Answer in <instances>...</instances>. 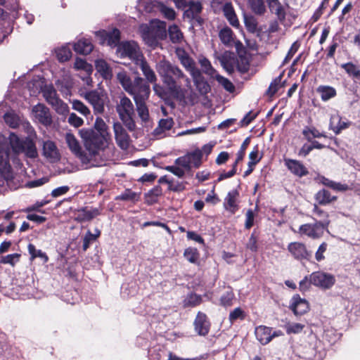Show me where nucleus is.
I'll return each instance as SVG.
<instances>
[{
    "label": "nucleus",
    "instance_id": "obj_1",
    "mask_svg": "<svg viewBox=\"0 0 360 360\" xmlns=\"http://www.w3.org/2000/svg\"><path fill=\"white\" fill-rule=\"evenodd\" d=\"M155 69L162 79L163 84L173 95L178 96L181 92V86L178 81L184 79L185 86L191 88V82L182 70L165 59L160 60L155 65Z\"/></svg>",
    "mask_w": 360,
    "mask_h": 360
},
{
    "label": "nucleus",
    "instance_id": "obj_2",
    "mask_svg": "<svg viewBox=\"0 0 360 360\" xmlns=\"http://www.w3.org/2000/svg\"><path fill=\"white\" fill-rule=\"evenodd\" d=\"M166 27L165 22L155 20L151 21L149 25H141L139 30L146 44L152 48H155L158 45V40L166 38Z\"/></svg>",
    "mask_w": 360,
    "mask_h": 360
},
{
    "label": "nucleus",
    "instance_id": "obj_3",
    "mask_svg": "<svg viewBox=\"0 0 360 360\" xmlns=\"http://www.w3.org/2000/svg\"><path fill=\"white\" fill-rule=\"evenodd\" d=\"M116 111L126 128L130 131H134L136 125L134 120V107L131 100L124 95L120 96L116 105Z\"/></svg>",
    "mask_w": 360,
    "mask_h": 360
},
{
    "label": "nucleus",
    "instance_id": "obj_4",
    "mask_svg": "<svg viewBox=\"0 0 360 360\" xmlns=\"http://www.w3.org/2000/svg\"><path fill=\"white\" fill-rule=\"evenodd\" d=\"M80 133L84 141L86 149L93 155H96L99 150L107 148L112 141L99 135L92 129H82Z\"/></svg>",
    "mask_w": 360,
    "mask_h": 360
},
{
    "label": "nucleus",
    "instance_id": "obj_5",
    "mask_svg": "<svg viewBox=\"0 0 360 360\" xmlns=\"http://www.w3.org/2000/svg\"><path fill=\"white\" fill-rule=\"evenodd\" d=\"M11 146L15 153H25V155L31 158L37 156V150L35 143L29 138L20 139L13 133L9 136Z\"/></svg>",
    "mask_w": 360,
    "mask_h": 360
},
{
    "label": "nucleus",
    "instance_id": "obj_6",
    "mask_svg": "<svg viewBox=\"0 0 360 360\" xmlns=\"http://www.w3.org/2000/svg\"><path fill=\"white\" fill-rule=\"evenodd\" d=\"M329 224V219L316 221L314 224H305L300 226L298 233L301 236L318 239L323 236L324 230L328 228Z\"/></svg>",
    "mask_w": 360,
    "mask_h": 360
},
{
    "label": "nucleus",
    "instance_id": "obj_7",
    "mask_svg": "<svg viewBox=\"0 0 360 360\" xmlns=\"http://www.w3.org/2000/svg\"><path fill=\"white\" fill-rule=\"evenodd\" d=\"M118 51L123 57H128L136 65L144 58L138 44L135 41H126L120 44Z\"/></svg>",
    "mask_w": 360,
    "mask_h": 360
},
{
    "label": "nucleus",
    "instance_id": "obj_8",
    "mask_svg": "<svg viewBox=\"0 0 360 360\" xmlns=\"http://www.w3.org/2000/svg\"><path fill=\"white\" fill-rule=\"evenodd\" d=\"M150 92L149 84L144 82L143 78L136 77L133 81L131 91H129L128 94L133 96L134 101H141L148 98Z\"/></svg>",
    "mask_w": 360,
    "mask_h": 360
},
{
    "label": "nucleus",
    "instance_id": "obj_9",
    "mask_svg": "<svg viewBox=\"0 0 360 360\" xmlns=\"http://www.w3.org/2000/svg\"><path fill=\"white\" fill-rule=\"evenodd\" d=\"M311 283L322 289L330 288L335 282V276L323 271L314 272L310 275Z\"/></svg>",
    "mask_w": 360,
    "mask_h": 360
},
{
    "label": "nucleus",
    "instance_id": "obj_10",
    "mask_svg": "<svg viewBox=\"0 0 360 360\" xmlns=\"http://www.w3.org/2000/svg\"><path fill=\"white\" fill-rule=\"evenodd\" d=\"M255 335L257 340L264 345L270 342L274 338L281 336L283 333L281 330H273L271 328L266 326H259L255 328Z\"/></svg>",
    "mask_w": 360,
    "mask_h": 360
},
{
    "label": "nucleus",
    "instance_id": "obj_11",
    "mask_svg": "<svg viewBox=\"0 0 360 360\" xmlns=\"http://www.w3.org/2000/svg\"><path fill=\"white\" fill-rule=\"evenodd\" d=\"M113 131L117 146L123 150H127L129 146L130 136L122 124L119 122H115Z\"/></svg>",
    "mask_w": 360,
    "mask_h": 360
},
{
    "label": "nucleus",
    "instance_id": "obj_12",
    "mask_svg": "<svg viewBox=\"0 0 360 360\" xmlns=\"http://www.w3.org/2000/svg\"><path fill=\"white\" fill-rule=\"evenodd\" d=\"M84 98L93 106L95 113L103 112L105 102L100 92L96 90L86 91Z\"/></svg>",
    "mask_w": 360,
    "mask_h": 360
},
{
    "label": "nucleus",
    "instance_id": "obj_13",
    "mask_svg": "<svg viewBox=\"0 0 360 360\" xmlns=\"http://www.w3.org/2000/svg\"><path fill=\"white\" fill-rule=\"evenodd\" d=\"M33 116L37 122L44 126H49L52 123V118L48 108L42 104H37L32 108Z\"/></svg>",
    "mask_w": 360,
    "mask_h": 360
},
{
    "label": "nucleus",
    "instance_id": "obj_14",
    "mask_svg": "<svg viewBox=\"0 0 360 360\" xmlns=\"http://www.w3.org/2000/svg\"><path fill=\"white\" fill-rule=\"evenodd\" d=\"M43 155L51 162H57L60 160V155L56 143L47 140L42 142Z\"/></svg>",
    "mask_w": 360,
    "mask_h": 360
},
{
    "label": "nucleus",
    "instance_id": "obj_15",
    "mask_svg": "<svg viewBox=\"0 0 360 360\" xmlns=\"http://www.w3.org/2000/svg\"><path fill=\"white\" fill-rule=\"evenodd\" d=\"M146 9L148 12H160L168 20H174L176 17V13L173 8L167 7L157 1H151L146 6Z\"/></svg>",
    "mask_w": 360,
    "mask_h": 360
},
{
    "label": "nucleus",
    "instance_id": "obj_16",
    "mask_svg": "<svg viewBox=\"0 0 360 360\" xmlns=\"http://www.w3.org/2000/svg\"><path fill=\"white\" fill-rule=\"evenodd\" d=\"M288 250L292 256L298 260L308 259L310 257L309 252L307 250L305 245L302 243H290L288 246Z\"/></svg>",
    "mask_w": 360,
    "mask_h": 360
},
{
    "label": "nucleus",
    "instance_id": "obj_17",
    "mask_svg": "<svg viewBox=\"0 0 360 360\" xmlns=\"http://www.w3.org/2000/svg\"><path fill=\"white\" fill-rule=\"evenodd\" d=\"M219 37L221 43L227 47L235 46L238 49L239 46H242L239 41H236L235 34L229 27H224L219 31Z\"/></svg>",
    "mask_w": 360,
    "mask_h": 360
},
{
    "label": "nucleus",
    "instance_id": "obj_18",
    "mask_svg": "<svg viewBox=\"0 0 360 360\" xmlns=\"http://www.w3.org/2000/svg\"><path fill=\"white\" fill-rule=\"evenodd\" d=\"M284 162L288 170L297 177L301 178L309 174L307 168L299 160L285 159Z\"/></svg>",
    "mask_w": 360,
    "mask_h": 360
},
{
    "label": "nucleus",
    "instance_id": "obj_19",
    "mask_svg": "<svg viewBox=\"0 0 360 360\" xmlns=\"http://www.w3.org/2000/svg\"><path fill=\"white\" fill-rule=\"evenodd\" d=\"M290 308L295 315L301 316L309 311V306L305 299H302L300 295H296L291 299Z\"/></svg>",
    "mask_w": 360,
    "mask_h": 360
},
{
    "label": "nucleus",
    "instance_id": "obj_20",
    "mask_svg": "<svg viewBox=\"0 0 360 360\" xmlns=\"http://www.w3.org/2000/svg\"><path fill=\"white\" fill-rule=\"evenodd\" d=\"M351 124V122L347 120H343L339 114H334L330 117L329 129L335 134H339L342 130L349 128Z\"/></svg>",
    "mask_w": 360,
    "mask_h": 360
},
{
    "label": "nucleus",
    "instance_id": "obj_21",
    "mask_svg": "<svg viewBox=\"0 0 360 360\" xmlns=\"http://www.w3.org/2000/svg\"><path fill=\"white\" fill-rule=\"evenodd\" d=\"M195 330L200 335H205L210 330V323L205 314L199 311L194 321Z\"/></svg>",
    "mask_w": 360,
    "mask_h": 360
},
{
    "label": "nucleus",
    "instance_id": "obj_22",
    "mask_svg": "<svg viewBox=\"0 0 360 360\" xmlns=\"http://www.w3.org/2000/svg\"><path fill=\"white\" fill-rule=\"evenodd\" d=\"M174 125L172 118L161 119L158 127L154 129L153 135L156 139H162L165 136L166 132L170 130Z\"/></svg>",
    "mask_w": 360,
    "mask_h": 360
},
{
    "label": "nucleus",
    "instance_id": "obj_23",
    "mask_svg": "<svg viewBox=\"0 0 360 360\" xmlns=\"http://www.w3.org/2000/svg\"><path fill=\"white\" fill-rule=\"evenodd\" d=\"M98 35L103 38L102 44H107L110 46H116L118 45L120 37V32L117 29H114L110 32H107L105 30L100 31Z\"/></svg>",
    "mask_w": 360,
    "mask_h": 360
},
{
    "label": "nucleus",
    "instance_id": "obj_24",
    "mask_svg": "<svg viewBox=\"0 0 360 360\" xmlns=\"http://www.w3.org/2000/svg\"><path fill=\"white\" fill-rule=\"evenodd\" d=\"M270 12L279 20H284L286 15L285 7L279 0H266Z\"/></svg>",
    "mask_w": 360,
    "mask_h": 360
},
{
    "label": "nucleus",
    "instance_id": "obj_25",
    "mask_svg": "<svg viewBox=\"0 0 360 360\" xmlns=\"http://www.w3.org/2000/svg\"><path fill=\"white\" fill-rule=\"evenodd\" d=\"M101 214L98 208H82L77 211L76 220L80 222L90 221Z\"/></svg>",
    "mask_w": 360,
    "mask_h": 360
},
{
    "label": "nucleus",
    "instance_id": "obj_26",
    "mask_svg": "<svg viewBox=\"0 0 360 360\" xmlns=\"http://www.w3.org/2000/svg\"><path fill=\"white\" fill-rule=\"evenodd\" d=\"M0 175L5 179H8L11 176L7 150L0 151Z\"/></svg>",
    "mask_w": 360,
    "mask_h": 360
},
{
    "label": "nucleus",
    "instance_id": "obj_27",
    "mask_svg": "<svg viewBox=\"0 0 360 360\" xmlns=\"http://www.w3.org/2000/svg\"><path fill=\"white\" fill-rule=\"evenodd\" d=\"M136 65L141 70L148 82L155 83L157 82V76L145 58L139 62Z\"/></svg>",
    "mask_w": 360,
    "mask_h": 360
},
{
    "label": "nucleus",
    "instance_id": "obj_28",
    "mask_svg": "<svg viewBox=\"0 0 360 360\" xmlns=\"http://www.w3.org/2000/svg\"><path fill=\"white\" fill-rule=\"evenodd\" d=\"M222 11L230 25L234 27H238L240 25L239 20L232 4L231 3H226L223 6Z\"/></svg>",
    "mask_w": 360,
    "mask_h": 360
},
{
    "label": "nucleus",
    "instance_id": "obj_29",
    "mask_svg": "<svg viewBox=\"0 0 360 360\" xmlns=\"http://www.w3.org/2000/svg\"><path fill=\"white\" fill-rule=\"evenodd\" d=\"M96 70L105 79H110L112 77V70L109 65L103 59H98L95 61Z\"/></svg>",
    "mask_w": 360,
    "mask_h": 360
},
{
    "label": "nucleus",
    "instance_id": "obj_30",
    "mask_svg": "<svg viewBox=\"0 0 360 360\" xmlns=\"http://www.w3.org/2000/svg\"><path fill=\"white\" fill-rule=\"evenodd\" d=\"M319 181L326 186H328L335 191L344 192L349 189L347 184L335 182L330 180L323 176H319Z\"/></svg>",
    "mask_w": 360,
    "mask_h": 360
},
{
    "label": "nucleus",
    "instance_id": "obj_31",
    "mask_svg": "<svg viewBox=\"0 0 360 360\" xmlns=\"http://www.w3.org/2000/svg\"><path fill=\"white\" fill-rule=\"evenodd\" d=\"M74 50L79 54L87 55L93 50V45L89 39H79L74 44Z\"/></svg>",
    "mask_w": 360,
    "mask_h": 360
},
{
    "label": "nucleus",
    "instance_id": "obj_32",
    "mask_svg": "<svg viewBox=\"0 0 360 360\" xmlns=\"http://www.w3.org/2000/svg\"><path fill=\"white\" fill-rule=\"evenodd\" d=\"M316 92L320 95L323 101H328L334 98L337 94L335 89L328 85L319 86L316 89Z\"/></svg>",
    "mask_w": 360,
    "mask_h": 360
},
{
    "label": "nucleus",
    "instance_id": "obj_33",
    "mask_svg": "<svg viewBox=\"0 0 360 360\" xmlns=\"http://www.w3.org/2000/svg\"><path fill=\"white\" fill-rule=\"evenodd\" d=\"M65 141L70 150L78 157H82V148L75 136L70 133L65 135Z\"/></svg>",
    "mask_w": 360,
    "mask_h": 360
},
{
    "label": "nucleus",
    "instance_id": "obj_34",
    "mask_svg": "<svg viewBox=\"0 0 360 360\" xmlns=\"http://www.w3.org/2000/svg\"><path fill=\"white\" fill-rule=\"evenodd\" d=\"M315 199L319 205H326L335 201L337 197L331 195L328 191L322 189L316 194Z\"/></svg>",
    "mask_w": 360,
    "mask_h": 360
},
{
    "label": "nucleus",
    "instance_id": "obj_35",
    "mask_svg": "<svg viewBox=\"0 0 360 360\" xmlns=\"http://www.w3.org/2000/svg\"><path fill=\"white\" fill-rule=\"evenodd\" d=\"M94 128L97 131L96 133H98L99 135L112 140V136L109 131V128L102 118L97 117L96 119L94 122Z\"/></svg>",
    "mask_w": 360,
    "mask_h": 360
},
{
    "label": "nucleus",
    "instance_id": "obj_36",
    "mask_svg": "<svg viewBox=\"0 0 360 360\" xmlns=\"http://www.w3.org/2000/svg\"><path fill=\"white\" fill-rule=\"evenodd\" d=\"M136 106V110L139 117L141 118L143 123L147 124L150 122V115L148 109L145 103V101H134Z\"/></svg>",
    "mask_w": 360,
    "mask_h": 360
},
{
    "label": "nucleus",
    "instance_id": "obj_37",
    "mask_svg": "<svg viewBox=\"0 0 360 360\" xmlns=\"http://www.w3.org/2000/svg\"><path fill=\"white\" fill-rule=\"evenodd\" d=\"M162 194L161 186H156L145 193V201L148 205H153L158 202V198Z\"/></svg>",
    "mask_w": 360,
    "mask_h": 360
},
{
    "label": "nucleus",
    "instance_id": "obj_38",
    "mask_svg": "<svg viewBox=\"0 0 360 360\" xmlns=\"http://www.w3.org/2000/svg\"><path fill=\"white\" fill-rule=\"evenodd\" d=\"M251 11L256 15H264L266 11L264 0H248Z\"/></svg>",
    "mask_w": 360,
    "mask_h": 360
},
{
    "label": "nucleus",
    "instance_id": "obj_39",
    "mask_svg": "<svg viewBox=\"0 0 360 360\" xmlns=\"http://www.w3.org/2000/svg\"><path fill=\"white\" fill-rule=\"evenodd\" d=\"M117 79L127 93L129 91H131L133 82L126 71L118 72L117 74Z\"/></svg>",
    "mask_w": 360,
    "mask_h": 360
},
{
    "label": "nucleus",
    "instance_id": "obj_40",
    "mask_svg": "<svg viewBox=\"0 0 360 360\" xmlns=\"http://www.w3.org/2000/svg\"><path fill=\"white\" fill-rule=\"evenodd\" d=\"M169 36L172 43H180L184 36L179 27L176 25L170 26L168 29Z\"/></svg>",
    "mask_w": 360,
    "mask_h": 360
},
{
    "label": "nucleus",
    "instance_id": "obj_41",
    "mask_svg": "<svg viewBox=\"0 0 360 360\" xmlns=\"http://www.w3.org/2000/svg\"><path fill=\"white\" fill-rule=\"evenodd\" d=\"M188 8L185 11V14L191 18H195L202 10V5L200 2H190L188 6Z\"/></svg>",
    "mask_w": 360,
    "mask_h": 360
},
{
    "label": "nucleus",
    "instance_id": "obj_42",
    "mask_svg": "<svg viewBox=\"0 0 360 360\" xmlns=\"http://www.w3.org/2000/svg\"><path fill=\"white\" fill-rule=\"evenodd\" d=\"M28 252L31 255V259L33 260L36 257H39L44 260V262H47L49 260V257L46 254L42 252L41 250H37L35 246L30 243L27 246Z\"/></svg>",
    "mask_w": 360,
    "mask_h": 360
},
{
    "label": "nucleus",
    "instance_id": "obj_43",
    "mask_svg": "<svg viewBox=\"0 0 360 360\" xmlns=\"http://www.w3.org/2000/svg\"><path fill=\"white\" fill-rule=\"evenodd\" d=\"M189 158L191 166L199 167L202 163V151L199 149L187 154Z\"/></svg>",
    "mask_w": 360,
    "mask_h": 360
},
{
    "label": "nucleus",
    "instance_id": "obj_44",
    "mask_svg": "<svg viewBox=\"0 0 360 360\" xmlns=\"http://www.w3.org/2000/svg\"><path fill=\"white\" fill-rule=\"evenodd\" d=\"M302 134L308 141H311L312 138L326 137L325 134L321 133L315 127H306L302 131Z\"/></svg>",
    "mask_w": 360,
    "mask_h": 360
},
{
    "label": "nucleus",
    "instance_id": "obj_45",
    "mask_svg": "<svg viewBox=\"0 0 360 360\" xmlns=\"http://www.w3.org/2000/svg\"><path fill=\"white\" fill-rule=\"evenodd\" d=\"M184 257L191 263H197L199 259V252L195 248H188L184 250Z\"/></svg>",
    "mask_w": 360,
    "mask_h": 360
},
{
    "label": "nucleus",
    "instance_id": "obj_46",
    "mask_svg": "<svg viewBox=\"0 0 360 360\" xmlns=\"http://www.w3.org/2000/svg\"><path fill=\"white\" fill-rule=\"evenodd\" d=\"M43 94L46 101L51 105L59 98L57 96L56 90L53 86H46L43 90Z\"/></svg>",
    "mask_w": 360,
    "mask_h": 360
},
{
    "label": "nucleus",
    "instance_id": "obj_47",
    "mask_svg": "<svg viewBox=\"0 0 360 360\" xmlns=\"http://www.w3.org/2000/svg\"><path fill=\"white\" fill-rule=\"evenodd\" d=\"M238 195L237 191L229 192L225 199L226 209L234 212L236 208V200Z\"/></svg>",
    "mask_w": 360,
    "mask_h": 360
},
{
    "label": "nucleus",
    "instance_id": "obj_48",
    "mask_svg": "<svg viewBox=\"0 0 360 360\" xmlns=\"http://www.w3.org/2000/svg\"><path fill=\"white\" fill-rule=\"evenodd\" d=\"M216 80L227 91L233 93L235 91V86L233 83L227 78L217 74L214 77Z\"/></svg>",
    "mask_w": 360,
    "mask_h": 360
},
{
    "label": "nucleus",
    "instance_id": "obj_49",
    "mask_svg": "<svg viewBox=\"0 0 360 360\" xmlns=\"http://www.w3.org/2000/svg\"><path fill=\"white\" fill-rule=\"evenodd\" d=\"M56 56L57 58L61 61L65 62L68 60L72 56L71 50L68 46H63L58 49L56 50Z\"/></svg>",
    "mask_w": 360,
    "mask_h": 360
},
{
    "label": "nucleus",
    "instance_id": "obj_50",
    "mask_svg": "<svg viewBox=\"0 0 360 360\" xmlns=\"http://www.w3.org/2000/svg\"><path fill=\"white\" fill-rule=\"evenodd\" d=\"M341 67L349 76H352L354 78L359 77L360 70L354 64L352 63H347L341 65Z\"/></svg>",
    "mask_w": 360,
    "mask_h": 360
},
{
    "label": "nucleus",
    "instance_id": "obj_51",
    "mask_svg": "<svg viewBox=\"0 0 360 360\" xmlns=\"http://www.w3.org/2000/svg\"><path fill=\"white\" fill-rule=\"evenodd\" d=\"M51 105L58 114L65 115L69 112V107L68 104H66L60 98L53 103Z\"/></svg>",
    "mask_w": 360,
    "mask_h": 360
},
{
    "label": "nucleus",
    "instance_id": "obj_52",
    "mask_svg": "<svg viewBox=\"0 0 360 360\" xmlns=\"http://www.w3.org/2000/svg\"><path fill=\"white\" fill-rule=\"evenodd\" d=\"M199 62L201 68H202V71L206 75H208L214 78L217 73L216 70L212 68L210 62L207 58L200 59Z\"/></svg>",
    "mask_w": 360,
    "mask_h": 360
},
{
    "label": "nucleus",
    "instance_id": "obj_53",
    "mask_svg": "<svg viewBox=\"0 0 360 360\" xmlns=\"http://www.w3.org/2000/svg\"><path fill=\"white\" fill-rule=\"evenodd\" d=\"M74 68L76 70H84L86 75H91L92 72V66L88 64L86 60L77 58L75 60Z\"/></svg>",
    "mask_w": 360,
    "mask_h": 360
},
{
    "label": "nucleus",
    "instance_id": "obj_54",
    "mask_svg": "<svg viewBox=\"0 0 360 360\" xmlns=\"http://www.w3.org/2000/svg\"><path fill=\"white\" fill-rule=\"evenodd\" d=\"M202 302V297L197 294L188 295L184 300V305L186 307H195Z\"/></svg>",
    "mask_w": 360,
    "mask_h": 360
},
{
    "label": "nucleus",
    "instance_id": "obj_55",
    "mask_svg": "<svg viewBox=\"0 0 360 360\" xmlns=\"http://www.w3.org/2000/svg\"><path fill=\"white\" fill-rule=\"evenodd\" d=\"M100 235L101 231L99 230H97V234H93L90 231H88L83 239V250L86 251L89 248L90 243L99 237Z\"/></svg>",
    "mask_w": 360,
    "mask_h": 360
},
{
    "label": "nucleus",
    "instance_id": "obj_56",
    "mask_svg": "<svg viewBox=\"0 0 360 360\" xmlns=\"http://www.w3.org/2000/svg\"><path fill=\"white\" fill-rule=\"evenodd\" d=\"M285 328L288 334H296L302 331L304 325L300 323H288L285 326Z\"/></svg>",
    "mask_w": 360,
    "mask_h": 360
},
{
    "label": "nucleus",
    "instance_id": "obj_57",
    "mask_svg": "<svg viewBox=\"0 0 360 360\" xmlns=\"http://www.w3.org/2000/svg\"><path fill=\"white\" fill-rule=\"evenodd\" d=\"M72 104V108L80 112L82 115L87 116L90 114L89 108L80 101L73 100Z\"/></svg>",
    "mask_w": 360,
    "mask_h": 360
},
{
    "label": "nucleus",
    "instance_id": "obj_58",
    "mask_svg": "<svg viewBox=\"0 0 360 360\" xmlns=\"http://www.w3.org/2000/svg\"><path fill=\"white\" fill-rule=\"evenodd\" d=\"M5 122L12 128H16L19 124L18 117L13 113H6L4 117Z\"/></svg>",
    "mask_w": 360,
    "mask_h": 360
},
{
    "label": "nucleus",
    "instance_id": "obj_59",
    "mask_svg": "<svg viewBox=\"0 0 360 360\" xmlns=\"http://www.w3.org/2000/svg\"><path fill=\"white\" fill-rule=\"evenodd\" d=\"M20 255L18 253L11 254L4 256L0 259L1 264H8L11 266H14L15 264L19 260Z\"/></svg>",
    "mask_w": 360,
    "mask_h": 360
},
{
    "label": "nucleus",
    "instance_id": "obj_60",
    "mask_svg": "<svg viewBox=\"0 0 360 360\" xmlns=\"http://www.w3.org/2000/svg\"><path fill=\"white\" fill-rule=\"evenodd\" d=\"M249 143H250V139H249V138H247L242 143V145L240 146V149L237 154V158H236V162H234V167H236L238 163L243 159L245 154V150H246L248 146L249 145Z\"/></svg>",
    "mask_w": 360,
    "mask_h": 360
},
{
    "label": "nucleus",
    "instance_id": "obj_61",
    "mask_svg": "<svg viewBox=\"0 0 360 360\" xmlns=\"http://www.w3.org/2000/svg\"><path fill=\"white\" fill-rule=\"evenodd\" d=\"M234 294L231 291L226 292L221 297V304L224 307H230L233 304Z\"/></svg>",
    "mask_w": 360,
    "mask_h": 360
},
{
    "label": "nucleus",
    "instance_id": "obj_62",
    "mask_svg": "<svg viewBox=\"0 0 360 360\" xmlns=\"http://www.w3.org/2000/svg\"><path fill=\"white\" fill-rule=\"evenodd\" d=\"M238 70L240 72H246L249 70V61L245 57H240L237 62Z\"/></svg>",
    "mask_w": 360,
    "mask_h": 360
},
{
    "label": "nucleus",
    "instance_id": "obj_63",
    "mask_svg": "<svg viewBox=\"0 0 360 360\" xmlns=\"http://www.w3.org/2000/svg\"><path fill=\"white\" fill-rule=\"evenodd\" d=\"M249 158V167L255 165L260 160L261 158L259 156V150L257 147H255L254 150L250 153Z\"/></svg>",
    "mask_w": 360,
    "mask_h": 360
},
{
    "label": "nucleus",
    "instance_id": "obj_64",
    "mask_svg": "<svg viewBox=\"0 0 360 360\" xmlns=\"http://www.w3.org/2000/svg\"><path fill=\"white\" fill-rule=\"evenodd\" d=\"M68 122L75 127H79L84 123L83 120L75 113H71L68 117Z\"/></svg>",
    "mask_w": 360,
    "mask_h": 360
}]
</instances>
